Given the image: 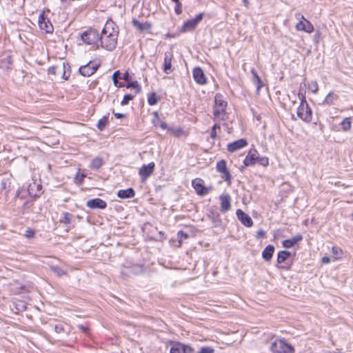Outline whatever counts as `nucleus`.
Returning <instances> with one entry per match:
<instances>
[{"label": "nucleus", "mask_w": 353, "mask_h": 353, "mask_svg": "<svg viewBox=\"0 0 353 353\" xmlns=\"http://www.w3.org/2000/svg\"><path fill=\"white\" fill-rule=\"evenodd\" d=\"M121 276L125 279L128 277L131 276L130 274V270H128V267H125L121 271Z\"/></svg>", "instance_id": "603ef678"}, {"label": "nucleus", "mask_w": 353, "mask_h": 353, "mask_svg": "<svg viewBox=\"0 0 353 353\" xmlns=\"http://www.w3.org/2000/svg\"><path fill=\"white\" fill-rule=\"evenodd\" d=\"M108 117L109 113H108L106 115H104L101 119L99 120L97 126L101 131L103 130L106 125L108 124Z\"/></svg>", "instance_id": "7c9ffc66"}, {"label": "nucleus", "mask_w": 353, "mask_h": 353, "mask_svg": "<svg viewBox=\"0 0 353 353\" xmlns=\"http://www.w3.org/2000/svg\"><path fill=\"white\" fill-rule=\"evenodd\" d=\"M192 185L199 195L203 196L208 193V189L203 185V181L201 179H193Z\"/></svg>", "instance_id": "9d476101"}, {"label": "nucleus", "mask_w": 353, "mask_h": 353, "mask_svg": "<svg viewBox=\"0 0 353 353\" xmlns=\"http://www.w3.org/2000/svg\"><path fill=\"white\" fill-rule=\"evenodd\" d=\"M132 23L133 26L141 32H149L152 28V25L150 22L145 21V23H141L137 19H133Z\"/></svg>", "instance_id": "6ab92c4d"}, {"label": "nucleus", "mask_w": 353, "mask_h": 353, "mask_svg": "<svg viewBox=\"0 0 353 353\" xmlns=\"http://www.w3.org/2000/svg\"><path fill=\"white\" fill-rule=\"evenodd\" d=\"M274 252V247L272 245H267L262 252V257L265 261H269L272 259Z\"/></svg>", "instance_id": "5701e85b"}, {"label": "nucleus", "mask_w": 353, "mask_h": 353, "mask_svg": "<svg viewBox=\"0 0 353 353\" xmlns=\"http://www.w3.org/2000/svg\"><path fill=\"white\" fill-rule=\"evenodd\" d=\"M72 218L73 215L72 214L68 212H63L62 217L60 219L59 221L61 223L68 225L72 223Z\"/></svg>", "instance_id": "c756f323"}, {"label": "nucleus", "mask_w": 353, "mask_h": 353, "mask_svg": "<svg viewBox=\"0 0 353 353\" xmlns=\"http://www.w3.org/2000/svg\"><path fill=\"white\" fill-rule=\"evenodd\" d=\"M172 58L170 52H165L164 54L163 72L168 74L172 72Z\"/></svg>", "instance_id": "4be33fe9"}, {"label": "nucleus", "mask_w": 353, "mask_h": 353, "mask_svg": "<svg viewBox=\"0 0 353 353\" xmlns=\"http://www.w3.org/2000/svg\"><path fill=\"white\" fill-rule=\"evenodd\" d=\"M81 39L86 45L92 46L94 48H99V34L93 28H89L81 33Z\"/></svg>", "instance_id": "f03ea898"}, {"label": "nucleus", "mask_w": 353, "mask_h": 353, "mask_svg": "<svg viewBox=\"0 0 353 353\" xmlns=\"http://www.w3.org/2000/svg\"><path fill=\"white\" fill-rule=\"evenodd\" d=\"M227 105L228 103L223 100V95L220 93H216L214 97V116L219 117L221 114L225 113Z\"/></svg>", "instance_id": "39448f33"}, {"label": "nucleus", "mask_w": 353, "mask_h": 353, "mask_svg": "<svg viewBox=\"0 0 353 353\" xmlns=\"http://www.w3.org/2000/svg\"><path fill=\"white\" fill-rule=\"evenodd\" d=\"M130 270V274L131 276L137 275L141 274L143 272V266L141 265H132L130 267H128Z\"/></svg>", "instance_id": "c85d7f7f"}, {"label": "nucleus", "mask_w": 353, "mask_h": 353, "mask_svg": "<svg viewBox=\"0 0 353 353\" xmlns=\"http://www.w3.org/2000/svg\"><path fill=\"white\" fill-rule=\"evenodd\" d=\"M298 96H299V98L301 101V103L300 104H305V103H307V101H306V99H305V96L304 94L301 93V90H299V94H298Z\"/></svg>", "instance_id": "5fc2aeb1"}, {"label": "nucleus", "mask_w": 353, "mask_h": 353, "mask_svg": "<svg viewBox=\"0 0 353 353\" xmlns=\"http://www.w3.org/2000/svg\"><path fill=\"white\" fill-rule=\"evenodd\" d=\"M214 350L210 346L201 347L200 350L197 353H214Z\"/></svg>", "instance_id": "49530a36"}, {"label": "nucleus", "mask_w": 353, "mask_h": 353, "mask_svg": "<svg viewBox=\"0 0 353 353\" xmlns=\"http://www.w3.org/2000/svg\"><path fill=\"white\" fill-rule=\"evenodd\" d=\"M99 66V64H93L92 61H90L85 65H81L79 68V72L82 76L88 77L94 74Z\"/></svg>", "instance_id": "0eeeda50"}, {"label": "nucleus", "mask_w": 353, "mask_h": 353, "mask_svg": "<svg viewBox=\"0 0 353 353\" xmlns=\"http://www.w3.org/2000/svg\"><path fill=\"white\" fill-rule=\"evenodd\" d=\"M50 270L59 277L67 274L65 270L57 265H50Z\"/></svg>", "instance_id": "f704fd0d"}, {"label": "nucleus", "mask_w": 353, "mask_h": 353, "mask_svg": "<svg viewBox=\"0 0 353 353\" xmlns=\"http://www.w3.org/2000/svg\"><path fill=\"white\" fill-rule=\"evenodd\" d=\"M188 234L186 232H184L183 230H180L177 232V238L179 243V245H181L183 239H187L188 238Z\"/></svg>", "instance_id": "79ce46f5"}, {"label": "nucleus", "mask_w": 353, "mask_h": 353, "mask_svg": "<svg viewBox=\"0 0 353 353\" xmlns=\"http://www.w3.org/2000/svg\"><path fill=\"white\" fill-rule=\"evenodd\" d=\"M32 203L31 201H26V202H24L23 205H22L23 213L25 212V210H26V208H30V206H32Z\"/></svg>", "instance_id": "4d7b16f0"}, {"label": "nucleus", "mask_w": 353, "mask_h": 353, "mask_svg": "<svg viewBox=\"0 0 353 353\" xmlns=\"http://www.w3.org/2000/svg\"><path fill=\"white\" fill-rule=\"evenodd\" d=\"M78 328L84 333L88 332L89 330L88 327L84 326L83 325H79Z\"/></svg>", "instance_id": "0e129e2a"}, {"label": "nucleus", "mask_w": 353, "mask_h": 353, "mask_svg": "<svg viewBox=\"0 0 353 353\" xmlns=\"http://www.w3.org/2000/svg\"><path fill=\"white\" fill-rule=\"evenodd\" d=\"M310 89H311L313 93L317 92L319 89L317 83L316 81L312 82L311 84L310 85Z\"/></svg>", "instance_id": "864d4df0"}, {"label": "nucleus", "mask_w": 353, "mask_h": 353, "mask_svg": "<svg viewBox=\"0 0 353 353\" xmlns=\"http://www.w3.org/2000/svg\"><path fill=\"white\" fill-rule=\"evenodd\" d=\"M126 88L134 89L136 94H138L141 91V87L140 86L137 81L130 80L127 83Z\"/></svg>", "instance_id": "473e14b6"}, {"label": "nucleus", "mask_w": 353, "mask_h": 353, "mask_svg": "<svg viewBox=\"0 0 353 353\" xmlns=\"http://www.w3.org/2000/svg\"><path fill=\"white\" fill-rule=\"evenodd\" d=\"M168 131L171 132V133L175 137H180L183 133V129L181 128H171L168 129Z\"/></svg>", "instance_id": "a18cd8bd"}, {"label": "nucleus", "mask_w": 353, "mask_h": 353, "mask_svg": "<svg viewBox=\"0 0 353 353\" xmlns=\"http://www.w3.org/2000/svg\"><path fill=\"white\" fill-rule=\"evenodd\" d=\"M265 236V232L262 230H260L257 232V238H263Z\"/></svg>", "instance_id": "69168bd1"}, {"label": "nucleus", "mask_w": 353, "mask_h": 353, "mask_svg": "<svg viewBox=\"0 0 353 353\" xmlns=\"http://www.w3.org/2000/svg\"><path fill=\"white\" fill-rule=\"evenodd\" d=\"M117 196L120 199H132L135 196V191L132 188L127 189L119 190L117 194Z\"/></svg>", "instance_id": "412c9836"}, {"label": "nucleus", "mask_w": 353, "mask_h": 353, "mask_svg": "<svg viewBox=\"0 0 353 353\" xmlns=\"http://www.w3.org/2000/svg\"><path fill=\"white\" fill-rule=\"evenodd\" d=\"M296 114L299 118L305 123H310L312 119V110L308 103L300 104L297 108Z\"/></svg>", "instance_id": "20e7f679"}, {"label": "nucleus", "mask_w": 353, "mask_h": 353, "mask_svg": "<svg viewBox=\"0 0 353 353\" xmlns=\"http://www.w3.org/2000/svg\"><path fill=\"white\" fill-rule=\"evenodd\" d=\"M38 24L41 30L45 31L46 33H51L53 31V26L49 20L42 12L39 14L38 19Z\"/></svg>", "instance_id": "6e6552de"}, {"label": "nucleus", "mask_w": 353, "mask_h": 353, "mask_svg": "<svg viewBox=\"0 0 353 353\" xmlns=\"http://www.w3.org/2000/svg\"><path fill=\"white\" fill-rule=\"evenodd\" d=\"M208 216L212 221L214 226H218L221 224L220 214L214 207L209 210Z\"/></svg>", "instance_id": "aec40b11"}, {"label": "nucleus", "mask_w": 353, "mask_h": 353, "mask_svg": "<svg viewBox=\"0 0 353 353\" xmlns=\"http://www.w3.org/2000/svg\"><path fill=\"white\" fill-rule=\"evenodd\" d=\"M220 125L219 124H214L212 128V130H211V132H210V137L212 139H215L217 137V133H216V129H220Z\"/></svg>", "instance_id": "09e8293b"}, {"label": "nucleus", "mask_w": 353, "mask_h": 353, "mask_svg": "<svg viewBox=\"0 0 353 353\" xmlns=\"http://www.w3.org/2000/svg\"><path fill=\"white\" fill-rule=\"evenodd\" d=\"M62 67H63V76H62V78L64 79V80H68V78H69V76H70V74L68 75H66V67H68V68H70V65L68 63H65V62H63L62 63Z\"/></svg>", "instance_id": "de8ad7c7"}, {"label": "nucleus", "mask_w": 353, "mask_h": 353, "mask_svg": "<svg viewBox=\"0 0 353 353\" xmlns=\"http://www.w3.org/2000/svg\"><path fill=\"white\" fill-rule=\"evenodd\" d=\"M86 205L90 209L103 210L107 207V203L101 199L94 198L87 201Z\"/></svg>", "instance_id": "f8f14e48"}, {"label": "nucleus", "mask_w": 353, "mask_h": 353, "mask_svg": "<svg viewBox=\"0 0 353 353\" xmlns=\"http://www.w3.org/2000/svg\"><path fill=\"white\" fill-rule=\"evenodd\" d=\"M56 69H57V66H54V65L50 66L48 70V74L55 75L56 74Z\"/></svg>", "instance_id": "bf43d9fd"}, {"label": "nucleus", "mask_w": 353, "mask_h": 353, "mask_svg": "<svg viewBox=\"0 0 353 353\" xmlns=\"http://www.w3.org/2000/svg\"><path fill=\"white\" fill-rule=\"evenodd\" d=\"M119 32L113 27L112 23H106L99 34L101 47L108 51L114 50L117 44Z\"/></svg>", "instance_id": "f257e3e1"}, {"label": "nucleus", "mask_w": 353, "mask_h": 353, "mask_svg": "<svg viewBox=\"0 0 353 353\" xmlns=\"http://www.w3.org/2000/svg\"><path fill=\"white\" fill-rule=\"evenodd\" d=\"M295 18H296L297 20H299V21H305V19H306L305 18V17H304L302 14H301V13H296V14H295Z\"/></svg>", "instance_id": "052dcab7"}, {"label": "nucleus", "mask_w": 353, "mask_h": 353, "mask_svg": "<svg viewBox=\"0 0 353 353\" xmlns=\"http://www.w3.org/2000/svg\"><path fill=\"white\" fill-rule=\"evenodd\" d=\"M119 77H121V73L120 72L119 70H116L112 76V81H114V79L118 80V79H119Z\"/></svg>", "instance_id": "13d9d810"}, {"label": "nucleus", "mask_w": 353, "mask_h": 353, "mask_svg": "<svg viewBox=\"0 0 353 353\" xmlns=\"http://www.w3.org/2000/svg\"><path fill=\"white\" fill-rule=\"evenodd\" d=\"M113 81V83L115 87H117V88H123L124 86V84L121 82H119L118 80L117 79H114Z\"/></svg>", "instance_id": "e2e57ef3"}, {"label": "nucleus", "mask_w": 353, "mask_h": 353, "mask_svg": "<svg viewBox=\"0 0 353 353\" xmlns=\"http://www.w3.org/2000/svg\"><path fill=\"white\" fill-rule=\"evenodd\" d=\"M290 252L287 250H281L279 252L276 259L277 263L281 264L285 262L290 256Z\"/></svg>", "instance_id": "cd10ccee"}, {"label": "nucleus", "mask_w": 353, "mask_h": 353, "mask_svg": "<svg viewBox=\"0 0 353 353\" xmlns=\"http://www.w3.org/2000/svg\"><path fill=\"white\" fill-rule=\"evenodd\" d=\"M155 164L154 162H151L147 165L143 164L139 170V174L141 179V181H145L150 176L152 175L154 170Z\"/></svg>", "instance_id": "1a4fd4ad"}, {"label": "nucleus", "mask_w": 353, "mask_h": 353, "mask_svg": "<svg viewBox=\"0 0 353 353\" xmlns=\"http://www.w3.org/2000/svg\"><path fill=\"white\" fill-rule=\"evenodd\" d=\"M330 259L328 256H323L322 258V262L323 263H330Z\"/></svg>", "instance_id": "338daca9"}, {"label": "nucleus", "mask_w": 353, "mask_h": 353, "mask_svg": "<svg viewBox=\"0 0 353 353\" xmlns=\"http://www.w3.org/2000/svg\"><path fill=\"white\" fill-rule=\"evenodd\" d=\"M54 331L57 333L60 334L64 332V327L61 324L56 325L54 326Z\"/></svg>", "instance_id": "6e6d98bb"}, {"label": "nucleus", "mask_w": 353, "mask_h": 353, "mask_svg": "<svg viewBox=\"0 0 353 353\" xmlns=\"http://www.w3.org/2000/svg\"><path fill=\"white\" fill-rule=\"evenodd\" d=\"M104 161L101 157H97L94 158L90 165V168L92 170H98L103 165Z\"/></svg>", "instance_id": "a878e982"}, {"label": "nucleus", "mask_w": 353, "mask_h": 353, "mask_svg": "<svg viewBox=\"0 0 353 353\" xmlns=\"http://www.w3.org/2000/svg\"><path fill=\"white\" fill-rule=\"evenodd\" d=\"M134 99V96L131 94H126L124 95L123 100L121 101V105H126L128 104L130 101Z\"/></svg>", "instance_id": "37998d69"}, {"label": "nucleus", "mask_w": 353, "mask_h": 353, "mask_svg": "<svg viewBox=\"0 0 353 353\" xmlns=\"http://www.w3.org/2000/svg\"><path fill=\"white\" fill-rule=\"evenodd\" d=\"M258 154V151L255 148L250 149L243 161L245 166L248 167L254 165L256 163Z\"/></svg>", "instance_id": "2eb2a0df"}, {"label": "nucleus", "mask_w": 353, "mask_h": 353, "mask_svg": "<svg viewBox=\"0 0 353 353\" xmlns=\"http://www.w3.org/2000/svg\"><path fill=\"white\" fill-rule=\"evenodd\" d=\"M204 17V13L201 12L197 14L194 18L188 19L185 21L183 26L181 27V31L183 32H190L194 30L199 22H201Z\"/></svg>", "instance_id": "423d86ee"}, {"label": "nucleus", "mask_w": 353, "mask_h": 353, "mask_svg": "<svg viewBox=\"0 0 353 353\" xmlns=\"http://www.w3.org/2000/svg\"><path fill=\"white\" fill-rule=\"evenodd\" d=\"M194 80L199 85L207 83V78L203 70L200 67H195L192 71Z\"/></svg>", "instance_id": "9b49d317"}, {"label": "nucleus", "mask_w": 353, "mask_h": 353, "mask_svg": "<svg viewBox=\"0 0 353 353\" xmlns=\"http://www.w3.org/2000/svg\"><path fill=\"white\" fill-rule=\"evenodd\" d=\"M236 216L241 223L245 227L250 228L252 226L253 221L251 217L244 212L242 210L238 209L236 212Z\"/></svg>", "instance_id": "ddd939ff"}, {"label": "nucleus", "mask_w": 353, "mask_h": 353, "mask_svg": "<svg viewBox=\"0 0 353 353\" xmlns=\"http://www.w3.org/2000/svg\"><path fill=\"white\" fill-rule=\"evenodd\" d=\"M152 123L155 126H159L163 130H167L168 131V129L170 128L167 124V123L164 121H162L161 119H159L157 121L153 119Z\"/></svg>", "instance_id": "58836bf2"}, {"label": "nucleus", "mask_w": 353, "mask_h": 353, "mask_svg": "<svg viewBox=\"0 0 353 353\" xmlns=\"http://www.w3.org/2000/svg\"><path fill=\"white\" fill-rule=\"evenodd\" d=\"M270 350L273 353H294V348L285 339H277L271 343Z\"/></svg>", "instance_id": "7ed1b4c3"}, {"label": "nucleus", "mask_w": 353, "mask_h": 353, "mask_svg": "<svg viewBox=\"0 0 353 353\" xmlns=\"http://www.w3.org/2000/svg\"><path fill=\"white\" fill-rule=\"evenodd\" d=\"M120 79H123L127 83L130 81L132 79L128 70H126L121 77H119Z\"/></svg>", "instance_id": "8fccbe9b"}, {"label": "nucleus", "mask_w": 353, "mask_h": 353, "mask_svg": "<svg viewBox=\"0 0 353 353\" xmlns=\"http://www.w3.org/2000/svg\"><path fill=\"white\" fill-rule=\"evenodd\" d=\"M86 175L83 173L80 174L77 172L74 177V182L77 185H81L83 183L84 179Z\"/></svg>", "instance_id": "ea45409f"}, {"label": "nucleus", "mask_w": 353, "mask_h": 353, "mask_svg": "<svg viewBox=\"0 0 353 353\" xmlns=\"http://www.w3.org/2000/svg\"><path fill=\"white\" fill-rule=\"evenodd\" d=\"M339 99V96L334 93L333 92H330L325 98L323 104L331 105L334 104L335 101Z\"/></svg>", "instance_id": "bb28decb"}, {"label": "nucleus", "mask_w": 353, "mask_h": 353, "mask_svg": "<svg viewBox=\"0 0 353 353\" xmlns=\"http://www.w3.org/2000/svg\"><path fill=\"white\" fill-rule=\"evenodd\" d=\"M221 174V178L228 183V185L231 184L232 175L230 172L228 168L224 171L220 172Z\"/></svg>", "instance_id": "c9c22d12"}, {"label": "nucleus", "mask_w": 353, "mask_h": 353, "mask_svg": "<svg viewBox=\"0 0 353 353\" xmlns=\"http://www.w3.org/2000/svg\"><path fill=\"white\" fill-rule=\"evenodd\" d=\"M41 185H30L28 188V193L30 196L34 198V199L39 197L41 192Z\"/></svg>", "instance_id": "b1692460"}, {"label": "nucleus", "mask_w": 353, "mask_h": 353, "mask_svg": "<svg viewBox=\"0 0 353 353\" xmlns=\"http://www.w3.org/2000/svg\"><path fill=\"white\" fill-rule=\"evenodd\" d=\"M194 349L189 345L181 343V352L183 353H194Z\"/></svg>", "instance_id": "c03bdc74"}, {"label": "nucleus", "mask_w": 353, "mask_h": 353, "mask_svg": "<svg viewBox=\"0 0 353 353\" xmlns=\"http://www.w3.org/2000/svg\"><path fill=\"white\" fill-rule=\"evenodd\" d=\"M341 128L343 131L347 132L352 127V121L350 117L345 118L341 123Z\"/></svg>", "instance_id": "72a5a7b5"}, {"label": "nucleus", "mask_w": 353, "mask_h": 353, "mask_svg": "<svg viewBox=\"0 0 353 353\" xmlns=\"http://www.w3.org/2000/svg\"><path fill=\"white\" fill-rule=\"evenodd\" d=\"M248 145L245 139H240L234 141L228 145L227 149L230 152H234L236 150L241 149Z\"/></svg>", "instance_id": "dca6fc26"}, {"label": "nucleus", "mask_w": 353, "mask_h": 353, "mask_svg": "<svg viewBox=\"0 0 353 353\" xmlns=\"http://www.w3.org/2000/svg\"><path fill=\"white\" fill-rule=\"evenodd\" d=\"M296 29L307 33H312L314 30L313 25L307 19H305V21H299L296 25Z\"/></svg>", "instance_id": "f3484780"}, {"label": "nucleus", "mask_w": 353, "mask_h": 353, "mask_svg": "<svg viewBox=\"0 0 353 353\" xmlns=\"http://www.w3.org/2000/svg\"><path fill=\"white\" fill-rule=\"evenodd\" d=\"M113 114H114V116L115 117V118H117V119H123V118H125L127 117L126 114H122V113L113 112Z\"/></svg>", "instance_id": "680f3d73"}, {"label": "nucleus", "mask_w": 353, "mask_h": 353, "mask_svg": "<svg viewBox=\"0 0 353 353\" xmlns=\"http://www.w3.org/2000/svg\"><path fill=\"white\" fill-rule=\"evenodd\" d=\"M172 346L170 347V353H181V343L172 342Z\"/></svg>", "instance_id": "e433bc0d"}, {"label": "nucleus", "mask_w": 353, "mask_h": 353, "mask_svg": "<svg viewBox=\"0 0 353 353\" xmlns=\"http://www.w3.org/2000/svg\"><path fill=\"white\" fill-rule=\"evenodd\" d=\"M251 72L253 76L252 82L256 86V92L259 93L260 89L264 85V84L260 77L258 75L256 70L252 69Z\"/></svg>", "instance_id": "393cba45"}, {"label": "nucleus", "mask_w": 353, "mask_h": 353, "mask_svg": "<svg viewBox=\"0 0 353 353\" xmlns=\"http://www.w3.org/2000/svg\"><path fill=\"white\" fill-rule=\"evenodd\" d=\"M220 199V210L222 212H226L231 209V198L228 194H221L219 196Z\"/></svg>", "instance_id": "4468645a"}, {"label": "nucleus", "mask_w": 353, "mask_h": 353, "mask_svg": "<svg viewBox=\"0 0 353 353\" xmlns=\"http://www.w3.org/2000/svg\"><path fill=\"white\" fill-rule=\"evenodd\" d=\"M153 115L155 119H154V120L157 121L159 119V114H158V112H153Z\"/></svg>", "instance_id": "774afa93"}, {"label": "nucleus", "mask_w": 353, "mask_h": 353, "mask_svg": "<svg viewBox=\"0 0 353 353\" xmlns=\"http://www.w3.org/2000/svg\"><path fill=\"white\" fill-rule=\"evenodd\" d=\"M303 240V236L301 234H298L294 237L288 239H285L282 242V245L285 248H291L298 244Z\"/></svg>", "instance_id": "a211bd4d"}, {"label": "nucleus", "mask_w": 353, "mask_h": 353, "mask_svg": "<svg viewBox=\"0 0 353 353\" xmlns=\"http://www.w3.org/2000/svg\"><path fill=\"white\" fill-rule=\"evenodd\" d=\"M174 11L176 14H181L182 13V3L180 2L175 3Z\"/></svg>", "instance_id": "3c124183"}, {"label": "nucleus", "mask_w": 353, "mask_h": 353, "mask_svg": "<svg viewBox=\"0 0 353 353\" xmlns=\"http://www.w3.org/2000/svg\"><path fill=\"white\" fill-rule=\"evenodd\" d=\"M256 163H259L260 165L263 166H267L269 164V159L266 157H259V154L257 155V159Z\"/></svg>", "instance_id": "a19ab883"}, {"label": "nucleus", "mask_w": 353, "mask_h": 353, "mask_svg": "<svg viewBox=\"0 0 353 353\" xmlns=\"http://www.w3.org/2000/svg\"><path fill=\"white\" fill-rule=\"evenodd\" d=\"M216 168L217 172L219 173L221 172L222 171L227 170L228 168H227V165H226V161L224 159H221V160L219 161L216 163Z\"/></svg>", "instance_id": "4c0bfd02"}, {"label": "nucleus", "mask_w": 353, "mask_h": 353, "mask_svg": "<svg viewBox=\"0 0 353 353\" xmlns=\"http://www.w3.org/2000/svg\"><path fill=\"white\" fill-rule=\"evenodd\" d=\"M159 99L160 98L157 97L156 92H152L149 93L148 95V103L150 105H156L159 102Z\"/></svg>", "instance_id": "2f4dec72"}]
</instances>
